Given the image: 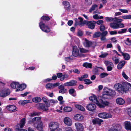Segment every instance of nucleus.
<instances>
[{
  "mask_svg": "<svg viewBox=\"0 0 131 131\" xmlns=\"http://www.w3.org/2000/svg\"><path fill=\"white\" fill-rule=\"evenodd\" d=\"M7 108L9 111L12 112H15L17 111V107L14 105H9V106L7 107Z\"/></svg>",
  "mask_w": 131,
  "mask_h": 131,
  "instance_id": "obj_25",
  "label": "nucleus"
},
{
  "mask_svg": "<svg viewBox=\"0 0 131 131\" xmlns=\"http://www.w3.org/2000/svg\"><path fill=\"white\" fill-rule=\"evenodd\" d=\"M29 101L30 100H29L20 101L19 102V103L21 105H24L26 104L29 103Z\"/></svg>",
  "mask_w": 131,
  "mask_h": 131,
  "instance_id": "obj_37",
  "label": "nucleus"
},
{
  "mask_svg": "<svg viewBox=\"0 0 131 131\" xmlns=\"http://www.w3.org/2000/svg\"><path fill=\"white\" fill-rule=\"evenodd\" d=\"M57 76L58 78H61L62 77L63 74L61 73H59L57 74Z\"/></svg>",
  "mask_w": 131,
  "mask_h": 131,
  "instance_id": "obj_63",
  "label": "nucleus"
},
{
  "mask_svg": "<svg viewBox=\"0 0 131 131\" xmlns=\"http://www.w3.org/2000/svg\"><path fill=\"white\" fill-rule=\"evenodd\" d=\"M79 50L80 52L81 53H86L88 52L89 51L88 50H86L83 48H80Z\"/></svg>",
  "mask_w": 131,
  "mask_h": 131,
  "instance_id": "obj_46",
  "label": "nucleus"
},
{
  "mask_svg": "<svg viewBox=\"0 0 131 131\" xmlns=\"http://www.w3.org/2000/svg\"><path fill=\"white\" fill-rule=\"evenodd\" d=\"M104 99H99V101L101 103H99V101L97 103L98 106L101 108H104L105 106H108L110 104V103Z\"/></svg>",
  "mask_w": 131,
  "mask_h": 131,
  "instance_id": "obj_4",
  "label": "nucleus"
},
{
  "mask_svg": "<svg viewBox=\"0 0 131 131\" xmlns=\"http://www.w3.org/2000/svg\"><path fill=\"white\" fill-rule=\"evenodd\" d=\"M108 53H104L100 55L99 57L102 58H104L106 57L108 55Z\"/></svg>",
  "mask_w": 131,
  "mask_h": 131,
  "instance_id": "obj_57",
  "label": "nucleus"
},
{
  "mask_svg": "<svg viewBox=\"0 0 131 131\" xmlns=\"http://www.w3.org/2000/svg\"><path fill=\"white\" fill-rule=\"evenodd\" d=\"M85 2L88 5H90L92 4V0H85Z\"/></svg>",
  "mask_w": 131,
  "mask_h": 131,
  "instance_id": "obj_60",
  "label": "nucleus"
},
{
  "mask_svg": "<svg viewBox=\"0 0 131 131\" xmlns=\"http://www.w3.org/2000/svg\"><path fill=\"white\" fill-rule=\"evenodd\" d=\"M50 19L49 16H43L41 18V21L39 23V26L40 28L43 32L46 33L49 32L51 31L49 27L43 23V21H48Z\"/></svg>",
  "mask_w": 131,
  "mask_h": 131,
  "instance_id": "obj_1",
  "label": "nucleus"
},
{
  "mask_svg": "<svg viewBox=\"0 0 131 131\" xmlns=\"http://www.w3.org/2000/svg\"><path fill=\"white\" fill-rule=\"evenodd\" d=\"M62 4L64 6L65 9L68 12L70 10V5L69 2L67 1H64L62 2Z\"/></svg>",
  "mask_w": 131,
  "mask_h": 131,
  "instance_id": "obj_14",
  "label": "nucleus"
},
{
  "mask_svg": "<svg viewBox=\"0 0 131 131\" xmlns=\"http://www.w3.org/2000/svg\"><path fill=\"white\" fill-rule=\"evenodd\" d=\"M108 91H104L103 92V98L110 99L116 96V93L115 90L112 89H108Z\"/></svg>",
  "mask_w": 131,
  "mask_h": 131,
  "instance_id": "obj_2",
  "label": "nucleus"
},
{
  "mask_svg": "<svg viewBox=\"0 0 131 131\" xmlns=\"http://www.w3.org/2000/svg\"><path fill=\"white\" fill-rule=\"evenodd\" d=\"M69 77V75L66 74H64L63 75L62 77L60 78V80L61 81H63L65 78H67Z\"/></svg>",
  "mask_w": 131,
  "mask_h": 131,
  "instance_id": "obj_48",
  "label": "nucleus"
},
{
  "mask_svg": "<svg viewBox=\"0 0 131 131\" xmlns=\"http://www.w3.org/2000/svg\"><path fill=\"white\" fill-rule=\"evenodd\" d=\"M123 88H124V92L128 91L130 88V83H126L123 85Z\"/></svg>",
  "mask_w": 131,
  "mask_h": 131,
  "instance_id": "obj_28",
  "label": "nucleus"
},
{
  "mask_svg": "<svg viewBox=\"0 0 131 131\" xmlns=\"http://www.w3.org/2000/svg\"><path fill=\"white\" fill-rule=\"evenodd\" d=\"M79 52L77 46H74L72 48V56L75 58L79 55Z\"/></svg>",
  "mask_w": 131,
  "mask_h": 131,
  "instance_id": "obj_10",
  "label": "nucleus"
},
{
  "mask_svg": "<svg viewBox=\"0 0 131 131\" xmlns=\"http://www.w3.org/2000/svg\"><path fill=\"white\" fill-rule=\"evenodd\" d=\"M101 36L100 32L99 31L95 32L93 35V37L94 38H96L99 37Z\"/></svg>",
  "mask_w": 131,
  "mask_h": 131,
  "instance_id": "obj_39",
  "label": "nucleus"
},
{
  "mask_svg": "<svg viewBox=\"0 0 131 131\" xmlns=\"http://www.w3.org/2000/svg\"><path fill=\"white\" fill-rule=\"evenodd\" d=\"M124 124L125 128L127 131H131V123L130 122L125 121Z\"/></svg>",
  "mask_w": 131,
  "mask_h": 131,
  "instance_id": "obj_13",
  "label": "nucleus"
},
{
  "mask_svg": "<svg viewBox=\"0 0 131 131\" xmlns=\"http://www.w3.org/2000/svg\"><path fill=\"white\" fill-rule=\"evenodd\" d=\"M98 115L100 118L105 119L110 118L112 117L111 114L105 112L99 113Z\"/></svg>",
  "mask_w": 131,
  "mask_h": 131,
  "instance_id": "obj_7",
  "label": "nucleus"
},
{
  "mask_svg": "<svg viewBox=\"0 0 131 131\" xmlns=\"http://www.w3.org/2000/svg\"><path fill=\"white\" fill-rule=\"evenodd\" d=\"M110 34L111 35H116L117 34V32L116 31H109Z\"/></svg>",
  "mask_w": 131,
  "mask_h": 131,
  "instance_id": "obj_64",
  "label": "nucleus"
},
{
  "mask_svg": "<svg viewBox=\"0 0 131 131\" xmlns=\"http://www.w3.org/2000/svg\"><path fill=\"white\" fill-rule=\"evenodd\" d=\"M73 118L75 120L78 121H81L83 120L84 118L83 115L79 114L75 115L74 116Z\"/></svg>",
  "mask_w": 131,
  "mask_h": 131,
  "instance_id": "obj_17",
  "label": "nucleus"
},
{
  "mask_svg": "<svg viewBox=\"0 0 131 131\" xmlns=\"http://www.w3.org/2000/svg\"><path fill=\"white\" fill-rule=\"evenodd\" d=\"M42 99L40 97H36L32 99L33 102L36 103L39 102Z\"/></svg>",
  "mask_w": 131,
  "mask_h": 131,
  "instance_id": "obj_33",
  "label": "nucleus"
},
{
  "mask_svg": "<svg viewBox=\"0 0 131 131\" xmlns=\"http://www.w3.org/2000/svg\"><path fill=\"white\" fill-rule=\"evenodd\" d=\"M43 124L41 119L37 120L33 124L34 128L39 131H43Z\"/></svg>",
  "mask_w": 131,
  "mask_h": 131,
  "instance_id": "obj_3",
  "label": "nucleus"
},
{
  "mask_svg": "<svg viewBox=\"0 0 131 131\" xmlns=\"http://www.w3.org/2000/svg\"><path fill=\"white\" fill-rule=\"evenodd\" d=\"M122 55L123 56L125 59L126 60H128L130 58L129 55L126 53L121 52Z\"/></svg>",
  "mask_w": 131,
  "mask_h": 131,
  "instance_id": "obj_31",
  "label": "nucleus"
},
{
  "mask_svg": "<svg viewBox=\"0 0 131 131\" xmlns=\"http://www.w3.org/2000/svg\"><path fill=\"white\" fill-rule=\"evenodd\" d=\"M49 126L51 127L50 128L53 130H56L59 127V125L58 123L54 122L51 123H50Z\"/></svg>",
  "mask_w": 131,
  "mask_h": 131,
  "instance_id": "obj_16",
  "label": "nucleus"
},
{
  "mask_svg": "<svg viewBox=\"0 0 131 131\" xmlns=\"http://www.w3.org/2000/svg\"><path fill=\"white\" fill-rule=\"evenodd\" d=\"M96 105L93 104H90L86 106L87 109L90 111H93L96 108Z\"/></svg>",
  "mask_w": 131,
  "mask_h": 131,
  "instance_id": "obj_18",
  "label": "nucleus"
},
{
  "mask_svg": "<svg viewBox=\"0 0 131 131\" xmlns=\"http://www.w3.org/2000/svg\"><path fill=\"white\" fill-rule=\"evenodd\" d=\"M64 123L68 126H70L72 124V121L71 119L69 117H66L64 119Z\"/></svg>",
  "mask_w": 131,
  "mask_h": 131,
  "instance_id": "obj_20",
  "label": "nucleus"
},
{
  "mask_svg": "<svg viewBox=\"0 0 131 131\" xmlns=\"http://www.w3.org/2000/svg\"><path fill=\"white\" fill-rule=\"evenodd\" d=\"M25 119L24 118H23L20 121V123L18 124L17 125L18 127L19 126L20 128H22L24 126L25 124Z\"/></svg>",
  "mask_w": 131,
  "mask_h": 131,
  "instance_id": "obj_30",
  "label": "nucleus"
},
{
  "mask_svg": "<svg viewBox=\"0 0 131 131\" xmlns=\"http://www.w3.org/2000/svg\"><path fill=\"white\" fill-rule=\"evenodd\" d=\"M78 19L80 20V26H82L85 24L83 23L84 21H83V18L81 17H79Z\"/></svg>",
  "mask_w": 131,
  "mask_h": 131,
  "instance_id": "obj_51",
  "label": "nucleus"
},
{
  "mask_svg": "<svg viewBox=\"0 0 131 131\" xmlns=\"http://www.w3.org/2000/svg\"><path fill=\"white\" fill-rule=\"evenodd\" d=\"M45 87L46 89H52L53 88V84L51 83H48L46 85Z\"/></svg>",
  "mask_w": 131,
  "mask_h": 131,
  "instance_id": "obj_34",
  "label": "nucleus"
},
{
  "mask_svg": "<svg viewBox=\"0 0 131 131\" xmlns=\"http://www.w3.org/2000/svg\"><path fill=\"white\" fill-rule=\"evenodd\" d=\"M105 19L107 22H110L114 20V19H113L112 17H106Z\"/></svg>",
  "mask_w": 131,
  "mask_h": 131,
  "instance_id": "obj_56",
  "label": "nucleus"
},
{
  "mask_svg": "<svg viewBox=\"0 0 131 131\" xmlns=\"http://www.w3.org/2000/svg\"><path fill=\"white\" fill-rule=\"evenodd\" d=\"M99 28L101 32L104 31L105 29V27L103 24L101 25Z\"/></svg>",
  "mask_w": 131,
  "mask_h": 131,
  "instance_id": "obj_52",
  "label": "nucleus"
},
{
  "mask_svg": "<svg viewBox=\"0 0 131 131\" xmlns=\"http://www.w3.org/2000/svg\"><path fill=\"white\" fill-rule=\"evenodd\" d=\"M121 31H119L118 33L119 34L125 33L126 32L127 29L126 28L122 29L121 30Z\"/></svg>",
  "mask_w": 131,
  "mask_h": 131,
  "instance_id": "obj_54",
  "label": "nucleus"
},
{
  "mask_svg": "<svg viewBox=\"0 0 131 131\" xmlns=\"http://www.w3.org/2000/svg\"><path fill=\"white\" fill-rule=\"evenodd\" d=\"M110 27L114 29H116L118 28V24L116 23H113L110 24Z\"/></svg>",
  "mask_w": 131,
  "mask_h": 131,
  "instance_id": "obj_32",
  "label": "nucleus"
},
{
  "mask_svg": "<svg viewBox=\"0 0 131 131\" xmlns=\"http://www.w3.org/2000/svg\"><path fill=\"white\" fill-rule=\"evenodd\" d=\"M41 119V117H35L33 118L32 119L29 120L28 122V123L30 124H32L34 123L35 122H36L37 120H38Z\"/></svg>",
  "mask_w": 131,
  "mask_h": 131,
  "instance_id": "obj_23",
  "label": "nucleus"
},
{
  "mask_svg": "<svg viewBox=\"0 0 131 131\" xmlns=\"http://www.w3.org/2000/svg\"><path fill=\"white\" fill-rule=\"evenodd\" d=\"M122 18L124 19H131V15H127L123 16Z\"/></svg>",
  "mask_w": 131,
  "mask_h": 131,
  "instance_id": "obj_49",
  "label": "nucleus"
},
{
  "mask_svg": "<svg viewBox=\"0 0 131 131\" xmlns=\"http://www.w3.org/2000/svg\"><path fill=\"white\" fill-rule=\"evenodd\" d=\"M102 33L100 32L101 37L100 39L102 41H104L106 40V38L105 37L107 35L108 32L107 31L102 32Z\"/></svg>",
  "mask_w": 131,
  "mask_h": 131,
  "instance_id": "obj_19",
  "label": "nucleus"
},
{
  "mask_svg": "<svg viewBox=\"0 0 131 131\" xmlns=\"http://www.w3.org/2000/svg\"><path fill=\"white\" fill-rule=\"evenodd\" d=\"M75 91V90L73 88H71L68 91L69 93L70 94H73Z\"/></svg>",
  "mask_w": 131,
  "mask_h": 131,
  "instance_id": "obj_55",
  "label": "nucleus"
},
{
  "mask_svg": "<svg viewBox=\"0 0 131 131\" xmlns=\"http://www.w3.org/2000/svg\"><path fill=\"white\" fill-rule=\"evenodd\" d=\"M10 93V90L8 88H5L0 93V97L4 98L9 95Z\"/></svg>",
  "mask_w": 131,
  "mask_h": 131,
  "instance_id": "obj_8",
  "label": "nucleus"
},
{
  "mask_svg": "<svg viewBox=\"0 0 131 131\" xmlns=\"http://www.w3.org/2000/svg\"><path fill=\"white\" fill-rule=\"evenodd\" d=\"M73 71L77 74H79L80 73V71L78 70V69L77 68H75L73 70Z\"/></svg>",
  "mask_w": 131,
  "mask_h": 131,
  "instance_id": "obj_61",
  "label": "nucleus"
},
{
  "mask_svg": "<svg viewBox=\"0 0 131 131\" xmlns=\"http://www.w3.org/2000/svg\"><path fill=\"white\" fill-rule=\"evenodd\" d=\"M89 99L90 100L95 103L97 104L98 103L99 101L97 99V97L94 95H93L92 96L89 97Z\"/></svg>",
  "mask_w": 131,
  "mask_h": 131,
  "instance_id": "obj_26",
  "label": "nucleus"
},
{
  "mask_svg": "<svg viewBox=\"0 0 131 131\" xmlns=\"http://www.w3.org/2000/svg\"><path fill=\"white\" fill-rule=\"evenodd\" d=\"M112 60L115 61L114 64H117L119 62V60L116 58L115 57H114L112 58Z\"/></svg>",
  "mask_w": 131,
  "mask_h": 131,
  "instance_id": "obj_47",
  "label": "nucleus"
},
{
  "mask_svg": "<svg viewBox=\"0 0 131 131\" xmlns=\"http://www.w3.org/2000/svg\"><path fill=\"white\" fill-rule=\"evenodd\" d=\"M114 19V20L117 23H120L123 21V20L122 19H119L116 17H115Z\"/></svg>",
  "mask_w": 131,
  "mask_h": 131,
  "instance_id": "obj_58",
  "label": "nucleus"
},
{
  "mask_svg": "<svg viewBox=\"0 0 131 131\" xmlns=\"http://www.w3.org/2000/svg\"><path fill=\"white\" fill-rule=\"evenodd\" d=\"M121 128V126L120 124H116L112 126L111 128L114 131H119L120 130Z\"/></svg>",
  "mask_w": 131,
  "mask_h": 131,
  "instance_id": "obj_22",
  "label": "nucleus"
},
{
  "mask_svg": "<svg viewBox=\"0 0 131 131\" xmlns=\"http://www.w3.org/2000/svg\"><path fill=\"white\" fill-rule=\"evenodd\" d=\"M77 131H83L84 128L83 125L81 123H76L75 124Z\"/></svg>",
  "mask_w": 131,
  "mask_h": 131,
  "instance_id": "obj_12",
  "label": "nucleus"
},
{
  "mask_svg": "<svg viewBox=\"0 0 131 131\" xmlns=\"http://www.w3.org/2000/svg\"><path fill=\"white\" fill-rule=\"evenodd\" d=\"M116 102L117 104L120 105H123L125 103L124 100L122 98L120 97L117 98L116 100Z\"/></svg>",
  "mask_w": 131,
  "mask_h": 131,
  "instance_id": "obj_24",
  "label": "nucleus"
},
{
  "mask_svg": "<svg viewBox=\"0 0 131 131\" xmlns=\"http://www.w3.org/2000/svg\"><path fill=\"white\" fill-rule=\"evenodd\" d=\"M108 75V74L107 73H105L103 72L102 73H101L100 75V78H103L105 77H106Z\"/></svg>",
  "mask_w": 131,
  "mask_h": 131,
  "instance_id": "obj_50",
  "label": "nucleus"
},
{
  "mask_svg": "<svg viewBox=\"0 0 131 131\" xmlns=\"http://www.w3.org/2000/svg\"><path fill=\"white\" fill-rule=\"evenodd\" d=\"M77 81L75 80H70L69 82L64 83V85L68 86H73L76 85Z\"/></svg>",
  "mask_w": 131,
  "mask_h": 131,
  "instance_id": "obj_11",
  "label": "nucleus"
},
{
  "mask_svg": "<svg viewBox=\"0 0 131 131\" xmlns=\"http://www.w3.org/2000/svg\"><path fill=\"white\" fill-rule=\"evenodd\" d=\"M104 63L106 66H112L113 67L114 65L113 63L108 61H105Z\"/></svg>",
  "mask_w": 131,
  "mask_h": 131,
  "instance_id": "obj_41",
  "label": "nucleus"
},
{
  "mask_svg": "<svg viewBox=\"0 0 131 131\" xmlns=\"http://www.w3.org/2000/svg\"><path fill=\"white\" fill-rule=\"evenodd\" d=\"M50 106V104H45L43 103L39 104L38 108L39 110H42L44 111H47L48 108Z\"/></svg>",
  "mask_w": 131,
  "mask_h": 131,
  "instance_id": "obj_9",
  "label": "nucleus"
},
{
  "mask_svg": "<svg viewBox=\"0 0 131 131\" xmlns=\"http://www.w3.org/2000/svg\"><path fill=\"white\" fill-rule=\"evenodd\" d=\"M10 86L13 89L19 88V83L17 82H14L11 83Z\"/></svg>",
  "mask_w": 131,
  "mask_h": 131,
  "instance_id": "obj_27",
  "label": "nucleus"
},
{
  "mask_svg": "<svg viewBox=\"0 0 131 131\" xmlns=\"http://www.w3.org/2000/svg\"><path fill=\"white\" fill-rule=\"evenodd\" d=\"M96 23V22L94 21H89L87 20H84L83 23L86 25L88 27L91 29H93L95 27V24Z\"/></svg>",
  "mask_w": 131,
  "mask_h": 131,
  "instance_id": "obj_6",
  "label": "nucleus"
},
{
  "mask_svg": "<svg viewBox=\"0 0 131 131\" xmlns=\"http://www.w3.org/2000/svg\"><path fill=\"white\" fill-rule=\"evenodd\" d=\"M83 66L86 68L88 67L90 68H91L92 65L91 63L85 62L83 63Z\"/></svg>",
  "mask_w": 131,
  "mask_h": 131,
  "instance_id": "obj_38",
  "label": "nucleus"
},
{
  "mask_svg": "<svg viewBox=\"0 0 131 131\" xmlns=\"http://www.w3.org/2000/svg\"><path fill=\"white\" fill-rule=\"evenodd\" d=\"M42 100L45 104H50L49 103V101L47 99L46 97H42Z\"/></svg>",
  "mask_w": 131,
  "mask_h": 131,
  "instance_id": "obj_45",
  "label": "nucleus"
},
{
  "mask_svg": "<svg viewBox=\"0 0 131 131\" xmlns=\"http://www.w3.org/2000/svg\"><path fill=\"white\" fill-rule=\"evenodd\" d=\"M16 131H27V130L24 129H20L19 128H16Z\"/></svg>",
  "mask_w": 131,
  "mask_h": 131,
  "instance_id": "obj_62",
  "label": "nucleus"
},
{
  "mask_svg": "<svg viewBox=\"0 0 131 131\" xmlns=\"http://www.w3.org/2000/svg\"><path fill=\"white\" fill-rule=\"evenodd\" d=\"M83 81L85 82L84 84H85L89 85L92 83L89 79H85L83 80Z\"/></svg>",
  "mask_w": 131,
  "mask_h": 131,
  "instance_id": "obj_40",
  "label": "nucleus"
},
{
  "mask_svg": "<svg viewBox=\"0 0 131 131\" xmlns=\"http://www.w3.org/2000/svg\"><path fill=\"white\" fill-rule=\"evenodd\" d=\"M67 91V89L65 88H63L60 89L59 91V93L63 94L65 93Z\"/></svg>",
  "mask_w": 131,
  "mask_h": 131,
  "instance_id": "obj_53",
  "label": "nucleus"
},
{
  "mask_svg": "<svg viewBox=\"0 0 131 131\" xmlns=\"http://www.w3.org/2000/svg\"><path fill=\"white\" fill-rule=\"evenodd\" d=\"M26 87L27 86L26 84L25 83H23L20 84H19V88L16 89L15 91L17 92L20 91H22L24 89L26 88Z\"/></svg>",
  "mask_w": 131,
  "mask_h": 131,
  "instance_id": "obj_21",
  "label": "nucleus"
},
{
  "mask_svg": "<svg viewBox=\"0 0 131 131\" xmlns=\"http://www.w3.org/2000/svg\"><path fill=\"white\" fill-rule=\"evenodd\" d=\"M41 113L36 111H34L33 113H30L29 115L31 117H33L36 116H39Z\"/></svg>",
  "mask_w": 131,
  "mask_h": 131,
  "instance_id": "obj_35",
  "label": "nucleus"
},
{
  "mask_svg": "<svg viewBox=\"0 0 131 131\" xmlns=\"http://www.w3.org/2000/svg\"><path fill=\"white\" fill-rule=\"evenodd\" d=\"M76 107L82 111H84L85 109L83 106L80 105H76Z\"/></svg>",
  "mask_w": 131,
  "mask_h": 131,
  "instance_id": "obj_44",
  "label": "nucleus"
},
{
  "mask_svg": "<svg viewBox=\"0 0 131 131\" xmlns=\"http://www.w3.org/2000/svg\"><path fill=\"white\" fill-rule=\"evenodd\" d=\"M72 110V109L71 108L68 106L65 107L63 109L64 111L65 112H70Z\"/></svg>",
  "mask_w": 131,
  "mask_h": 131,
  "instance_id": "obj_42",
  "label": "nucleus"
},
{
  "mask_svg": "<svg viewBox=\"0 0 131 131\" xmlns=\"http://www.w3.org/2000/svg\"><path fill=\"white\" fill-rule=\"evenodd\" d=\"M103 122V120L96 118L92 119V122L93 124H97L100 125H101V123Z\"/></svg>",
  "mask_w": 131,
  "mask_h": 131,
  "instance_id": "obj_15",
  "label": "nucleus"
},
{
  "mask_svg": "<svg viewBox=\"0 0 131 131\" xmlns=\"http://www.w3.org/2000/svg\"><path fill=\"white\" fill-rule=\"evenodd\" d=\"M75 59V58L73 56L71 55L68 57H66L65 60L67 62H69L70 60H74Z\"/></svg>",
  "mask_w": 131,
  "mask_h": 131,
  "instance_id": "obj_36",
  "label": "nucleus"
},
{
  "mask_svg": "<svg viewBox=\"0 0 131 131\" xmlns=\"http://www.w3.org/2000/svg\"><path fill=\"white\" fill-rule=\"evenodd\" d=\"M98 7V5L96 4H95L93 5L90 8L89 10V12H91L93 11L95 9Z\"/></svg>",
  "mask_w": 131,
  "mask_h": 131,
  "instance_id": "obj_43",
  "label": "nucleus"
},
{
  "mask_svg": "<svg viewBox=\"0 0 131 131\" xmlns=\"http://www.w3.org/2000/svg\"><path fill=\"white\" fill-rule=\"evenodd\" d=\"M125 63V61L124 60L121 61L117 66V69H120L124 66Z\"/></svg>",
  "mask_w": 131,
  "mask_h": 131,
  "instance_id": "obj_29",
  "label": "nucleus"
},
{
  "mask_svg": "<svg viewBox=\"0 0 131 131\" xmlns=\"http://www.w3.org/2000/svg\"><path fill=\"white\" fill-rule=\"evenodd\" d=\"M122 76L125 79L127 80L128 78V77L124 72H122Z\"/></svg>",
  "mask_w": 131,
  "mask_h": 131,
  "instance_id": "obj_59",
  "label": "nucleus"
},
{
  "mask_svg": "<svg viewBox=\"0 0 131 131\" xmlns=\"http://www.w3.org/2000/svg\"><path fill=\"white\" fill-rule=\"evenodd\" d=\"M114 87L116 91L119 93H123L124 92L123 85L119 83L115 84L114 85Z\"/></svg>",
  "mask_w": 131,
  "mask_h": 131,
  "instance_id": "obj_5",
  "label": "nucleus"
}]
</instances>
